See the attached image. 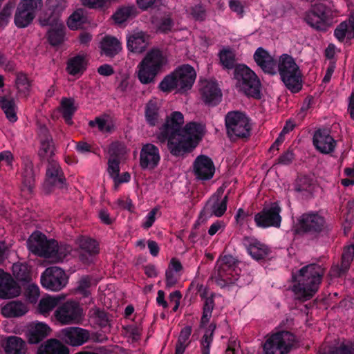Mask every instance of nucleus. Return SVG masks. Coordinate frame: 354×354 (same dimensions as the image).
Returning a JSON list of instances; mask_svg holds the SVG:
<instances>
[{
  "mask_svg": "<svg viewBox=\"0 0 354 354\" xmlns=\"http://www.w3.org/2000/svg\"><path fill=\"white\" fill-rule=\"evenodd\" d=\"M27 245L33 254L48 259L50 261L62 262L71 255L72 249L68 245H58L53 239H47L39 232H33L29 237Z\"/></svg>",
  "mask_w": 354,
  "mask_h": 354,
  "instance_id": "1",
  "label": "nucleus"
},
{
  "mask_svg": "<svg viewBox=\"0 0 354 354\" xmlns=\"http://www.w3.org/2000/svg\"><path fill=\"white\" fill-rule=\"evenodd\" d=\"M324 274L323 269L317 265H309L302 268L293 275L295 284L292 291L299 299H308L317 291Z\"/></svg>",
  "mask_w": 354,
  "mask_h": 354,
  "instance_id": "2",
  "label": "nucleus"
},
{
  "mask_svg": "<svg viewBox=\"0 0 354 354\" xmlns=\"http://www.w3.org/2000/svg\"><path fill=\"white\" fill-rule=\"evenodd\" d=\"M183 124L184 117L182 113L174 111L166 118L165 122L160 128L157 136L160 142L168 141V149L171 153L176 156L183 155V151L189 145L186 142L181 143L180 145H178Z\"/></svg>",
  "mask_w": 354,
  "mask_h": 354,
  "instance_id": "3",
  "label": "nucleus"
},
{
  "mask_svg": "<svg viewBox=\"0 0 354 354\" xmlns=\"http://www.w3.org/2000/svg\"><path fill=\"white\" fill-rule=\"evenodd\" d=\"M167 63L166 56L160 50H149L136 67L138 79L142 84L153 82Z\"/></svg>",
  "mask_w": 354,
  "mask_h": 354,
  "instance_id": "4",
  "label": "nucleus"
},
{
  "mask_svg": "<svg viewBox=\"0 0 354 354\" xmlns=\"http://www.w3.org/2000/svg\"><path fill=\"white\" fill-rule=\"evenodd\" d=\"M236 89L248 96L259 98L261 83L254 71L244 64L236 65L234 70Z\"/></svg>",
  "mask_w": 354,
  "mask_h": 354,
  "instance_id": "5",
  "label": "nucleus"
},
{
  "mask_svg": "<svg viewBox=\"0 0 354 354\" xmlns=\"http://www.w3.org/2000/svg\"><path fill=\"white\" fill-rule=\"evenodd\" d=\"M277 71L286 86L293 93L301 88V73L292 57L281 55L278 61Z\"/></svg>",
  "mask_w": 354,
  "mask_h": 354,
  "instance_id": "6",
  "label": "nucleus"
},
{
  "mask_svg": "<svg viewBox=\"0 0 354 354\" xmlns=\"http://www.w3.org/2000/svg\"><path fill=\"white\" fill-rule=\"evenodd\" d=\"M294 335L286 330L273 333L263 346V354H288L294 345Z\"/></svg>",
  "mask_w": 354,
  "mask_h": 354,
  "instance_id": "7",
  "label": "nucleus"
},
{
  "mask_svg": "<svg viewBox=\"0 0 354 354\" xmlns=\"http://www.w3.org/2000/svg\"><path fill=\"white\" fill-rule=\"evenodd\" d=\"M227 131L230 137L245 138L250 135L251 125L249 118L243 113L232 111L225 117Z\"/></svg>",
  "mask_w": 354,
  "mask_h": 354,
  "instance_id": "8",
  "label": "nucleus"
},
{
  "mask_svg": "<svg viewBox=\"0 0 354 354\" xmlns=\"http://www.w3.org/2000/svg\"><path fill=\"white\" fill-rule=\"evenodd\" d=\"M216 270L218 275L215 276L218 283L223 281L225 283H233L238 280L237 276L240 272L237 266V261L231 255L221 257L216 261Z\"/></svg>",
  "mask_w": 354,
  "mask_h": 354,
  "instance_id": "9",
  "label": "nucleus"
},
{
  "mask_svg": "<svg viewBox=\"0 0 354 354\" xmlns=\"http://www.w3.org/2000/svg\"><path fill=\"white\" fill-rule=\"evenodd\" d=\"M305 21L311 27L319 30H326L333 23L330 10L322 3L314 5L306 12Z\"/></svg>",
  "mask_w": 354,
  "mask_h": 354,
  "instance_id": "10",
  "label": "nucleus"
},
{
  "mask_svg": "<svg viewBox=\"0 0 354 354\" xmlns=\"http://www.w3.org/2000/svg\"><path fill=\"white\" fill-rule=\"evenodd\" d=\"M83 316L82 309L73 301H68L57 307L54 312L55 320L61 325L77 324Z\"/></svg>",
  "mask_w": 354,
  "mask_h": 354,
  "instance_id": "11",
  "label": "nucleus"
},
{
  "mask_svg": "<svg viewBox=\"0 0 354 354\" xmlns=\"http://www.w3.org/2000/svg\"><path fill=\"white\" fill-rule=\"evenodd\" d=\"M41 6V0H21L15 12L14 21L17 27H27L35 17L36 11Z\"/></svg>",
  "mask_w": 354,
  "mask_h": 354,
  "instance_id": "12",
  "label": "nucleus"
},
{
  "mask_svg": "<svg viewBox=\"0 0 354 354\" xmlns=\"http://www.w3.org/2000/svg\"><path fill=\"white\" fill-rule=\"evenodd\" d=\"M280 213L281 207L278 203H272L254 215V222L257 227L261 228L279 227L281 223Z\"/></svg>",
  "mask_w": 354,
  "mask_h": 354,
  "instance_id": "13",
  "label": "nucleus"
},
{
  "mask_svg": "<svg viewBox=\"0 0 354 354\" xmlns=\"http://www.w3.org/2000/svg\"><path fill=\"white\" fill-rule=\"evenodd\" d=\"M68 283V277L62 268L53 266L48 268L41 275L43 288L50 291H59Z\"/></svg>",
  "mask_w": 354,
  "mask_h": 354,
  "instance_id": "14",
  "label": "nucleus"
},
{
  "mask_svg": "<svg viewBox=\"0 0 354 354\" xmlns=\"http://www.w3.org/2000/svg\"><path fill=\"white\" fill-rule=\"evenodd\" d=\"M204 132V125L196 122L188 123L185 128L183 129L178 145H180L185 142L189 144L183 151V154L196 147L198 142L203 136Z\"/></svg>",
  "mask_w": 354,
  "mask_h": 354,
  "instance_id": "15",
  "label": "nucleus"
},
{
  "mask_svg": "<svg viewBox=\"0 0 354 354\" xmlns=\"http://www.w3.org/2000/svg\"><path fill=\"white\" fill-rule=\"evenodd\" d=\"M300 228L313 234L325 232L327 229L324 218L317 212L304 214L299 218Z\"/></svg>",
  "mask_w": 354,
  "mask_h": 354,
  "instance_id": "16",
  "label": "nucleus"
},
{
  "mask_svg": "<svg viewBox=\"0 0 354 354\" xmlns=\"http://www.w3.org/2000/svg\"><path fill=\"white\" fill-rule=\"evenodd\" d=\"M193 171L197 179L207 180L214 176L215 166L209 157L200 155L194 161Z\"/></svg>",
  "mask_w": 354,
  "mask_h": 354,
  "instance_id": "17",
  "label": "nucleus"
},
{
  "mask_svg": "<svg viewBox=\"0 0 354 354\" xmlns=\"http://www.w3.org/2000/svg\"><path fill=\"white\" fill-rule=\"evenodd\" d=\"M160 161L159 149L153 144H145L140 153V165L144 169H153Z\"/></svg>",
  "mask_w": 354,
  "mask_h": 354,
  "instance_id": "18",
  "label": "nucleus"
},
{
  "mask_svg": "<svg viewBox=\"0 0 354 354\" xmlns=\"http://www.w3.org/2000/svg\"><path fill=\"white\" fill-rule=\"evenodd\" d=\"M59 337L66 344L78 346L84 344L89 338L87 330L79 327H68L59 331Z\"/></svg>",
  "mask_w": 354,
  "mask_h": 354,
  "instance_id": "19",
  "label": "nucleus"
},
{
  "mask_svg": "<svg viewBox=\"0 0 354 354\" xmlns=\"http://www.w3.org/2000/svg\"><path fill=\"white\" fill-rule=\"evenodd\" d=\"M173 73L178 85V91H186L192 88L196 77V73L192 66L184 64Z\"/></svg>",
  "mask_w": 354,
  "mask_h": 354,
  "instance_id": "20",
  "label": "nucleus"
},
{
  "mask_svg": "<svg viewBox=\"0 0 354 354\" xmlns=\"http://www.w3.org/2000/svg\"><path fill=\"white\" fill-rule=\"evenodd\" d=\"M149 37L142 31L133 30L127 35V47L133 53H142L147 48Z\"/></svg>",
  "mask_w": 354,
  "mask_h": 354,
  "instance_id": "21",
  "label": "nucleus"
},
{
  "mask_svg": "<svg viewBox=\"0 0 354 354\" xmlns=\"http://www.w3.org/2000/svg\"><path fill=\"white\" fill-rule=\"evenodd\" d=\"M80 248V260L84 263H91L99 252L97 243L88 237H80L77 240Z\"/></svg>",
  "mask_w": 354,
  "mask_h": 354,
  "instance_id": "22",
  "label": "nucleus"
},
{
  "mask_svg": "<svg viewBox=\"0 0 354 354\" xmlns=\"http://www.w3.org/2000/svg\"><path fill=\"white\" fill-rule=\"evenodd\" d=\"M20 292V286L11 275L0 269V297L12 298L19 295Z\"/></svg>",
  "mask_w": 354,
  "mask_h": 354,
  "instance_id": "23",
  "label": "nucleus"
},
{
  "mask_svg": "<svg viewBox=\"0 0 354 354\" xmlns=\"http://www.w3.org/2000/svg\"><path fill=\"white\" fill-rule=\"evenodd\" d=\"M201 94L203 102L209 105L217 104L222 97L221 89L214 80L201 82Z\"/></svg>",
  "mask_w": 354,
  "mask_h": 354,
  "instance_id": "24",
  "label": "nucleus"
},
{
  "mask_svg": "<svg viewBox=\"0 0 354 354\" xmlns=\"http://www.w3.org/2000/svg\"><path fill=\"white\" fill-rule=\"evenodd\" d=\"M50 327L42 322H32L26 326V335L30 344H37L49 335Z\"/></svg>",
  "mask_w": 354,
  "mask_h": 354,
  "instance_id": "25",
  "label": "nucleus"
},
{
  "mask_svg": "<svg viewBox=\"0 0 354 354\" xmlns=\"http://www.w3.org/2000/svg\"><path fill=\"white\" fill-rule=\"evenodd\" d=\"M254 59L257 64L265 72L269 74L277 73V62L274 57L264 48H258L254 54Z\"/></svg>",
  "mask_w": 354,
  "mask_h": 354,
  "instance_id": "26",
  "label": "nucleus"
},
{
  "mask_svg": "<svg viewBox=\"0 0 354 354\" xmlns=\"http://www.w3.org/2000/svg\"><path fill=\"white\" fill-rule=\"evenodd\" d=\"M243 243L249 254L254 259L259 260L264 259L270 252L268 246L254 237L244 238Z\"/></svg>",
  "mask_w": 354,
  "mask_h": 354,
  "instance_id": "27",
  "label": "nucleus"
},
{
  "mask_svg": "<svg viewBox=\"0 0 354 354\" xmlns=\"http://www.w3.org/2000/svg\"><path fill=\"white\" fill-rule=\"evenodd\" d=\"M1 349L6 354H24L26 343L17 336H0V351Z\"/></svg>",
  "mask_w": 354,
  "mask_h": 354,
  "instance_id": "28",
  "label": "nucleus"
},
{
  "mask_svg": "<svg viewBox=\"0 0 354 354\" xmlns=\"http://www.w3.org/2000/svg\"><path fill=\"white\" fill-rule=\"evenodd\" d=\"M40 146L38 151L39 157L44 160L51 162L55 154V147L51 136L49 135L48 130L43 128L40 130L39 133Z\"/></svg>",
  "mask_w": 354,
  "mask_h": 354,
  "instance_id": "29",
  "label": "nucleus"
},
{
  "mask_svg": "<svg viewBox=\"0 0 354 354\" xmlns=\"http://www.w3.org/2000/svg\"><path fill=\"white\" fill-rule=\"evenodd\" d=\"M313 144L316 149L323 153L333 151L335 142L327 130H319L313 137Z\"/></svg>",
  "mask_w": 354,
  "mask_h": 354,
  "instance_id": "30",
  "label": "nucleus"
},
{
  "mask_svg": "<svg viewBox=\"0 0 354 354\" xmlns=\"http://www.w3.org/2000/svg\"><path fill=\"white\" fill-rule=\"evenodd\" d=\"M64 180L63 171L59 163L55 160H52L47 168L45 185L62 187Z\"/></svg>",
  "mask_w": 354,
  "mask_h": 354,
  "instance_id": "31",
  "label": "nucleus"
},
{
  "mask_svg": "<svg viewBox=\"0 0 354 354\" xmlns=\"http://www.w3.org/2000/svg\"><path fill=\"white\" fill-rule=\"evenodd\" d=\"M354 257V245L350 244L346 245L343 251L342 257L341 267L335 266L331 268L330 274L332 277H337L342 276L349 268Z\"/></svg>",
  "mask_w": 354,
  "mask_h": 354,
  "instance_id": "32",
  "label": "nucleus"
},
{
  "mask_svg": "<svg viewBox=\"0 0 354 354\" xmlns=\"http://www.w3.org/2000/svg\"><path fill=\"white\" fill-rule=\"evenodd\" d=\"M88 57L85 54H78L68 60L66 70L71 75H81L86 71Z\"/></svg>",
  "mask_w": 354,
  "mask_h": 354,
  "instance_id": "33",
  "label": "nucleus"
},
{
  "mask_svg": "<svg viewBox=\"0 0 354 354\" xmlns=\"http://www.w3.org/2000/svg\"><path fill=\"white\" fill-rule=\"evenodd\" d=\"M2 315L6 317H17L25 315L28 310V306L19 301H10L1 308Z\"/></svg>",
  "mask_w": 354,
  "mask_h": 354,
  "instance_id": "34",
  "label": "nucleus"
},
{
  "mask_svg": "<svg viewBox=\"0 0 354 354\" xmlns=\"http://www.w3.org/2000/svg\"><path fill=\"white\" fill-rule=\"evenodd\" d=\"M335 36L340 41L354 37V14L342 22L335 30Z\"/></svg>",
  "mask_w": 354,
  "mask_h": 354,
  "instance_id": "35",
  "label": "nucleus"
},
{
  "mask_svg": "<svg viewBox=\"0 0 354 354\" xmlns=\"http://www.w3.org/2000/svg\"><path fill=\"white\" fill-rule=\"evenodd\" d=\"M62 298L59 296L46 295L43 297L37 306V313L45 317L49 316L53 310L58 306Z\"/></svg>",
  "mask_w": 354,
  "mask_h": 354,
  "instance_id": "36",
  "label": "nucleus"
},
{
  "mask_svg": "<svg viewBox=\"0 0 354 354\" xmlns=\"http://www.w3.org/2000/svg\"><path fill=\"white\" fill-rule=\"evenodd\" d=\"M100 48L104 55L113 57L121 50L122 44L114 37L105 36L100 42Z\"/></svg>",
  "mask_w": 354,
  "mask_h": 354,
  "instance_id": "37",
  "label": "nucleus"
},
{
  "mask_svg": "<svg viewBox=\"0 0 354 354\" xmlns=\"http://www.w3.org/2000/svg\"><path fill=\"white\" fill-rule=\"evenodd\" d=\"M162 113L160 110V103L157 100H150L146 106L145 118L147 122L151 125H156L161 118Z\"/></svg>",
  "mask_w": 354,
  "mask_h": 354,
  "instance_id": "38",
  "label": "nucleus"
},
{
  "mask_svg": "<svg viewBox=\"0 0 354 354\" xmlns=\"http://www.w3.org/2000/svg\"><path fill=\"white\" fill-rule=\"evenodd\" d=\"M38 354H69L68 348L55 339H48L40 346Z\"/></svg>",
  "mask_w": 354,
  "mask_h": 354,
  "instance_id": "39",
  "label": "nucleus"
},
{
  "mask_svg": "<svg viewBox=\"0 0 354 354\" xmlns=\"http://www.w3.org/2000/svg\"><path fill=\"white\" fill-rule=\"evenodd\" d=\"M198 292L201 295V297L205 299L203 313L201 319V324L202 325H204L209 322L212 316V312L214 308V304L212 297H207L208 293L206 287L201 285L198 287Z\"/></svg>",
  "mask_w": 354,
  "mask_h": 354,
  "instance_id": "40",
  "label": "nucleus"
},
{
  "mask_svg": "<svg viewBox=\"0 0 354 354\" xmlns=\"http://www.w3.org/2000/svg\"><path fill=\"white\" fill-rule=\"evenodd\" d=\"M227 197L225 196L222 200L218 201L215 196L212 197L208 202L206 208L211 212L212 215L220 217L224 214L227 209Z\"/></svg>",
  "mask_w": 354,
  "mask_h": 354,
  "instance_id": "41",
  "label": "nucleus"
},
{
  "mask_svg": "<svg viewBox=\"0 0 354 354\" xmlns=\"http://www.w3.org/2000/svg\"><path fill=\"white\" fill-rule=\"evenodd\" d=\"M136 15V8L133 6H122L113 14V19L116 24H122Z\"/></svg>",
  "mask_w": 354,
  "mask_h": 354,
  "instance_id": "42",
  "label": "nucleus"
},
{
  "mask_svg": "<svg viewBox=\"0 0 354 354\" xmlns=\"http://www.w3.org/2000/svg\"><path fill=\"white\" fill-rule=\"evenodd\" d=\"M64 26L62 22L57 21L54 26H52L48 31L49 42L56 46L59 44L64 39Z\"/></svg>",
  "mask_w": 354,
  "mask_h": 354,
  "instance_id": "43",
  "label": "nucleus"
},
{
  "mask_svg": "<svg viewBox=\"0 0 354 354\" xmlns=\"http://www.w3.org/2000/svg\"><path fill=\"white\" fill-rule=\"evenodd\" d=\"M60 109L66 122L72 124V116L77 109L75 101L71 98H63L60 103Z\"/></svg>",
  "mask_w": 354,
  "mask_h": 354,
  "instance_id": "44",
  "label": "nucleus"
},
{
  "mask_svg": "<svg viewBox=\"0 0 354 354\" xmlns=\"http://www.w3.org/2000/svg\"><path fill=\"white\" fill-rule=\"evenodd\" d=\"M192 328L190 326H187L182 328L176 346V354H184L185 348L189 343Z\"/></svg>",
  "mask_w": 354,
  "mask_h": 354,
  "instance_id": "45",
  "label": "nucleus"
},
{
  "mask_svg": "<svg viewBox=\"0 0 354 354\" xmlns=\"http://www.w3.org/2000/svg\"><path fill=\"white\" fill-rule=\"evenodd\" d=\"M89 125L97 127L102 133H110L114 129L113 123L108 116L97 118L95 120L90 121Z\"/></svg>",
  "mask_w": 354,
  "mask_h": 354,
  "instance_id": "46",
  "label": "nucleus"
},
{
  "mask_svg": "<svg viewBox=\"0 0 354 354\" xmlns=\"http://www.w3.org/2000/svg\"><path fill=\"white\" fill-rule=\"evenodd\" d=\"M219 59L221 65L225 68H232L235 62V55L230 48H223L219 52Z\"/></svg>",
  "mask_w": 354,
  "mask_h": 354,
  "instance_id": "47",
  "label": "nucleus"
},
{
  "mask_svg": "<svg viewBox=\"0 0 354 354\" xmlns=\"http://www.w3.org/2000/svg\"><path fill=\"white\" fill-rule=\"evenodd\" d=\"M15 84L20 95L26 96L30 91V83L26 75L19 73L17 75Z\"/></svg>",
  "mask_w": 354,
  "mask_h": 354,
  "instance_id": "48",
  "label": "nucleus"
},
{
  "mask_svg": "<svg viewBox=\"0 0 354 354\" xmlns=\"http://www.w3.org/2000/svg\"><path fill=\"white\" fill-rule=\"evenodd\" d=\"M215 326L210 324L205 331L201 339L202 354H209V348L213 340V333Z\"/></svg>",
  "mask_w": 354,
  "mask_h": 354,
  "instance_id": "49",
  "label": "nucleus"
},
{
  "mask_svg": "<svg viewBox=\"0 0 354 354\" xmlns=\"http://www.w3.org/2000/svg\"><path fill=\"white\" fill-rule=\"evenodd\" d=\"M12 270L14 276L17 279L24 281L28 278L30 270L26 263H15L13 264Z\"/></svg>",
  "mask_w": 354,
  "mask_h": 354,
  "instance_id": "50",
  "label": "nucleus"
},
{
  "mask_svg": "<svg viewBox=\"0 0 354 354\" xmlns=\"http://www.w3.org/2000/svg\"><path fill=\"white\" fill-rule=\"evenodd\" d=\"M158 87L163 92H170L174 88L178 90V85L174 73L165 76L160 82Z\"/></svg>",
  "mask_w": 354,
  "mask_h": 354,
  "instance_id": "51",
  "label": "nucleus"
},
{
  "mask_svg": "<svg viewBox=\"0 0 354 354\" xmlns=\"http://www.w3.org/2000/svg\"><path fill=\"white\" fill-rule=\"evenodd\" d=\"M84 22V11L82 9L75 11L68 18L67 24L70 29L77 30Z\"/></svg>",
  "mask_w": 354,
  "mask_h": 354,
  "instance_id": "52",
  "label": "nucleus"
},
{
  "mask_svg": "<svg viewBox=\"0 0 354 354\" xmlns=\"http://www.w3.org/2000/svg\"><path fill=\"white\" fill-rule=\"evenodd\" d=\"M40 295L39 288L35 283H30L26 290V297L30 303H36Z\"/></svg>",
  "mask_w": 354,
  "mask_h": 354,
  "instance_id": "53",
  "label": "nucleus"
},
{
  "mask_svg": "<svg viewBox=\"0 0 354 354\" xmlns=\"http://www.w3.org/2000/svg\"><path fill=\"white\" fill-rule=\"evenodd\" d=\"M120 161L115 156H111L108 161V173L113 178L120 171Z\"/></svg>",
  "mask_w": 354,
  "mask_h": 354,
  "instance_id": "54",
  "label": "nucleus"
},
{
  "mask_svg": "<svg viewBox=\"0 0 354 354\" xmlns=\"http://www.w3.org/2000/svg\"><path fill=\"white\" fill-rule=\"evenodd\" d=\"M186 12L196 20L202 21L205 18V10L201 6L190 7L186 10Z\"/></svg>",
  "mask_w": 354,
  "mask_h": 354,
  "instance_id": "55",
  "label": "nucleus"
},
{
  "mask_svg": "<svg viewBox=\"0 0 354 354\" xmlns=\"http://www.w3.org/2000/svg\"><path fill=\"white\" fill-rule=\"evenodd\" d=\"M12 12L11 4H6L0 12V26H5L8 23Z\"/></svg>",
  "mask_w": 354,
  "mask_h": 354,
  "instance_id": "56",
  "label": "nucleus"
},
{
  "mask_svg": "<svg viewBox=\"0 0 354 354\" xmlns=\"http://www.w3.org/2000/svg\"><path fill=\"white\" fill-rule=\"evenodd\" d=\"M33 188V176L32 169L30 167L29 171H27V175L24 181V185L22 187V192L26 194L30 193Z\"/></svg>",
  "mask_w": 354,
  "mask_h": 354,
  "instance_id": "57",
  "label": "nucleus"
},
{
  "mask_svg": "<svg viewBox=\"0 0 354 354\" xmlns=\"http://www.w3.org/2000/svg\"><path fill=\"white\" fill-rule=\"evenodd\" d=\"M158 211V209L154 208L146 215L142 224V227L148 229L153 225L156 221Z\"/></svg>",
  "mask_w": 354,
  "mask_h": 354,
  "instance_id": "58",
  "label": "nucleus"
},
{
  "mask_svg": "<svg viewBox=\"0 0 354 354\" xmlns=\"http://www.w3.org/2000/svg\"><path fill=\"white\" fill-rule=\"evenodd\" d=\"M91 286V280L88 277H83L79 282L78 291L84 296L89 294L88 288Z\"/></svg>",
  "mask_w": 354,
  "mask_h": 354,
  "instance_id": "59",
  "label": "nucleus"
},
{
  "mask_svg": "<svg viewBox=\"0 0 354 354\" xmlns=\"http://www.w3.org/2000/svg\"><path fill=\"white\" fill-rule=\"evenodd\" d=\"M180 273L176 271H171L167 270L166 271V281L167 286H174L178 278L180 277Z\"/></svg>",
  "mask_w": 354,
  "mask_h": 354,
  "instance_id": "60",
  "label": "nucleus"
},
{
  "mask_svg": "<svg viewBox=\"0 0 354 354\" xmlns=\"http://www.w3.org/2000/svg\"><path fill=\"white\" fill-rule=\"evenodd\" d=\"M130 178L131 176L128 172H124L121 175L118 174L112 178L114 181L115 188L117 189L118 185L121 183H128L130 180Z\"/></svg>",
  "mask_w": 354,
  "mask_h": 354,
  "instance_id": "61",
  "label": "nucleus"
},
{
  "mask_svg": "<svg viewBox=\"0 0 354 354\" xmlns=\"http://www.w3.org/2000/svg\"><path fill=\"white\" fill-rule=\"evenodd\" d=\"M13 156L9 151H4L0 153V163L8 166L12 165Z\"/></svg>",
  "mask_w": 354,
  "mask_h": 354,
  "instance_id": "62",
  "label": "nucleus"
},
{
  "mask_svg": "<svg viewBox=\"0 0 354 354\" xmlns=\"http://www.w3.org/2000/svg\"><path fill=\"white\" fill-rule=\"evenodd\" d=\"M230 9L235 12L239 17H242L243 14V7L241 3L238 0H231L230 1Z\"/></svg>",
  "mask_w": 354,
  "mask_h": 354,
  "instance_id": "63",
  "label": "nucleus"
},
{
  "mask_svg": "<svg viewBox=\"0 0 354 354\" xmlns=\"http://www.w3.org/2000/svg\"><path fill=\"white\" fill-rule=\"evenodd\" d=\"M173 26L172 21L169 18L164 19L160 24L158 29L160 31L167 32L171 30Z\"/></svg>",
  "mask_w": 354,
  "mask_h": 354,
  "instance_id": "64",
  "label": "nucleus"
}]
</instances>
